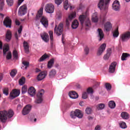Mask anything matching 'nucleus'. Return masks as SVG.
Here are the masks:
<instances>
[{"label": "nucleus", "mask_w": 130, "mask_h": 130, "mask_svg": "<svg viewBox=\"0 0 130 130\" xmlns=\"http://www.w3.org/2000/svg\"><path fill=\"white\" fill-rule=\"evenodd\" d=\"M23 2L24 0H18V5L20 6Z\"/></svg>", "instance_id": "58"}, {"label": "nucleus", "mask_w": 130, "mask_h": 130, "mask_svg": "<svg viewBox=\"0 0 130 130\" xmlns=\"http://www.w3.org/2000/svg\"><path fill=\"white\" fill-rule=\"evenodd\" d=\"M119 35V32H118V28H116L115 30L113 33V37H115L116 38L117 37H118Z\"/></svg>", "instance_id": "39"}, {"label": "nucleus", "mask_w": 130, "mask_h": 130, "mask_svg": "<svg viewBox=\"0 0 130 130\" xmlns=\"http://www.w3.org/2000/svg\"><path fill=\"white\" fill-rule=\"evenodd\" d=\"M12 116H14V111L12 110H9L8 112L5 110L0 111V120L2 122H6L8 117L11 118Z\"/></svg>", "instance_id": "2"}, {"label": "nucleus", "mask_w": 130, "mask_h": 130, "mask_svg": "<svg viewBox=\"0 0 130 130\" xmlns=\"http://www.w3.org/2000/svg\"><path fill=\"white\" fill-rule=\"evenodd\" d=\"M106 21V19L105 18H103L102 20V24H104V22Z\"/></svg>", "instance_id": "62"}, {"label": "nucleus", "mask_w": 130, "mask_h": 130, "mask_svg": "<svg viewBox=\"0 0 130 130\" xmlns=\"http://www.w3.org/2000/svg\"><path fill=\"white\" fill-rule=\"evenodd\" d=\"M49 34L50 36V40H51V44L52 45L53 44V31L50 30L49 31Z\"/></svg>", "instance_id": "34"}, {"label": "nucleus", "mask_w": 130, "mask_h": 130, "mask_svg": "<svg viewBox=\"0 0 130 130\" xmlns=\"http://www.w3.org/2000/svg\"><path fill=\"white\" fill-rule=\"evenodd\" d=\"M56 75V70L55 69H52L49 74V76L50 78H53Z\"/></svg>", "instance_id": "32"}, {"label": "nucleus", "mask_w": 130, "mask_h": 130, "mask_svg": "<svg viewBox=\"0 0 130 130\" xmlns=\"http://www.w3.org/2000/svg\"><path fill=\"white\" fill-rule=\"evenodd\" d=\"M46 13L52 14L54 12V6L52 4H48L45 7Z\"/></svg>", "instance_id": "9"}, {"label": "nucleus", "mask_w": 130, "mask_h": 130, "mask_svg": "<svg viewBox=\"0 0 130 130\" xmlns=\"http://www.w3.org/2000/svg\"><path fill=\"white\" fill-rule=\"evenodd\" d=\"M46 76H47V71L42 72L37 76V80L38 81H42V80L45 79Z\"/></svg>", "instance_id": "13"}, {"label": "nucleus", "mask_w": 130, "mask_h": 130, "mask_svg": "<svg viewBox=\"0 0 130 130\" xmlns=\"http://www.w3.org/2000/svg\"><path fill=\"white\" fill-rule=\"evenodd\" d=\"M5 6V2L3 0H0V10L3 11L4 6Z\"/></svg>", "instance_id": "47"}, {"label": "nucleus", "mask_w": 130, "mask_h": 130, "mask_svg": "<svg viewBox=\"0 0 130 130\" xmlns=\"http://www.w3.org/2000/svg\"><path fill=\"white\" fill-rule=\"evenodd\" d=\"M6 2L8 6L12 7L14 5V0H6Z\"/></svg>", "instance_id": "48"}, {"label": "nucleus", "mask_w": 130, "mask_h": 130, "mask_svg": "<svg viewBox=\"0 0 130 130\" xmlns=\"http://www.w3.org/2000/svg\"><path fill=\"white\" fill-rule=\"evenodd\" d=\"M23 30V26L20 25L19 29H18V33L16 32L14 35L15 38L16 39V40H19V37H21V35L22 33V31Z\"/></svg>", "instance_id": "21"}, {"label": "nucleus", "mask_w": 130, "mask_h": 130, "mask_svg": "<svg viewBox=\"0 0 130 130\" xmlns=\"http://www.w3.org/2000/svg\"><path fill=\"white\" fill-rule=\"evenodd\" d=\"M3 74H0V82H2V80H3Z\"/></svg>", "instance_id": "63"}, {"label": "nucleus", "mask_w": 130, "mask_h": 130, "mask_svg": "<svg viewBox=\"0 0 130 130\" xmlns=\"http://www.w3.org/2000/svg\"><path fill=\"white\" fill-rule=\"evenodd\" d=\"M27 86L24 85L22 87V89H21L22 94H25V93H26V92H27Z\"/></svg>", "instance_id": "44"}, {"label": "nucleus", "mask_w": 130, "mask_h": 130, "mask_svg": "<svg viewBox=\"0 0 130 130\" xmlns=\"http://www.w3.org/2000/svg\"><path fill=\"white\" fill-rule=\"evenodd\" d=\"M3 24L6 26L7 28H11L12 26V20L9 16L6 17L3 21Z\"/></svg>", "instance_id": "10"}, {"label": "nucleus", "mask_w": 130, "mask_h": 130, "mask_svg": "<svg viewBox=\"0 0 130 130\" xmlns=\"http://www.w3.org/2000/svg\"><path fill=\"white\" fill-rule=\"evenodd\" d=\"M111 0H100L98 4V7L100 10H104V11L108 9V6L110 3Z\"/></svg>", "instance_id": "4"}, {"label": "nucleus", "mask_w": 130, "mask_h": 130, "mask_svg": "<svg viewBox=\"0 0 130 130\" xmlns=\"http://www.w3.org/2000/svg\"><path fill=\"white\" fill-rule=\"evenodd\" d=\"M79 20L82 26L84 24V22H85V25L86 27H91V22L89 18L87 17L86 15H80L79 17Z\"/></svg>", "instance_id": "5"}, {"label": "nucleus", "mask_w": 130, "mask_h": 130, "mask_svg": "<svg viewBox=\"0 0 130 130\" xmlns=\"http://www.w3.org/2000/svg\"><path fill=\"white\" fill-rule=\"evenodd\" d=\"M6 41H10L12 39V32L10 30H8L6 35Z\"/></svg>", "instance_id": "25"}, {"label": "nucleus", "mask_w": 130, "mask_h": 130, "mask_svg": "<svg viewBox=\"0 0 130 130\" xmlns=\"http://www.w3.org/2000/svg\"><path fill=\"white\" fill-rule=\"evenodd\" d=\"M3 94H5V95L8 96V95H9V88H5L3 89Z\"/></svg>", "instance_id": "49"}, {"label": "nucleus", "mask_w": 130, "mask_h": 130, "mask_svg": "<svg viewBox=\"0 0 130 130\" xmlns=\"http://www.w3.org/2000/svg\"><path fill=\"white\" fill-rule=\"evenodd\" d=\"M70 116L72 118H76V117L82 118L83 117V114H82V112L80 110L76 109L75 111L71 112Z\"/></svg>", "instance_id": "6"}, {"label": "nucleus", "mask_w": 130, "mask_h": 130, "mask_svg": "<svg viewBox=\"0 0 130 130\" xmlns=\"http://www.w3.org/2000/svg\"><path fill=\"white\" fill-rule=\"evenodd\" d=\"M87 92L88 93V94H92L93 89L91 87H89L87 89Z\"/></svg>", "instance_id": "55"}, {"label": "nucleus", "mask_w": 130, "mask_h": 130, "mask_svg": "<svg viewBox=\"0 0 130 130\" xmlns=\"http://www.w3.org/2000/svg\"><path fill=\"white\" fill-rule=\"evenodd\" d=\"M20 90L16 89H13L10 94V97L12 99H14V98L18 97L20 95Z\"/></svg>", "instance_id": "11"}, {"label": "nucleus", "mask_w": 130, "mask_h": 130, "mask_svg": "<svg viewBox=\"0 0 130 130\" xmlns=\"http://www.w3.org/2000/svg\"><path fill=\"white\" fill-rule=\"evenodd\" d=\"M28 93L30 96H34L36 94V90L34 87L31 86L28 88Z\"/></svg>", "instance_id": "23"}, {"label": "nucleus", "mask_w": 130, "mask_h": 130, "mask_svg": "<svg viewBox=\"0 0 130 130\" xmlns=\"http://www.w3.org/2000/svg\"><path fill=\"white\" fill-rule=\"evenodd\" d=\"M116 64H117L116 62H113L112 63H111L109 69V73H113L114 72H115V68H116Z\"/></svg>", "instance_id": "19"}, {"label": "nucleus", "mask_w": 130, "mask_h": 130, "mask_svg": "<svg viewBox=\"0 0 130 130\" xmlns=\"http://www.w3.org/2000/svg\"><path fill=\"white\" fill-rule=\"evenodd\" d=\"M13 55L14 58H18V52L16 50H14L13 52Z\"/></svg>", "instance_id": "51"}, {"label": "nucleus", "mask_w": 130, "mask_h": 130, "mask_svg": "<svg viewBox=\"0 0 130 130\" xmlns=\"http://www.w3.org/2000/svg\"><path fill=\"white\" fill-rule=\"evenodd\" d=\"M49 57V56H48L46 54H45L40 57V58L39 59V61H40V62L43 61V60H45V59H46V58H48Z\"/></svg>", "instance_id": "36"}, {"label": "nucleus", "mask_w": 130, "mask_h": 130, "mask_svg": "<svg viewBox=\"0 0 130 130\" xmlns=\"http://www.w3.org/2000/svg\"><path fill=\"white\" fill-rule=\"evenodd\" d=\"M25 81H26V79L25 77H22L19 80V85H21V86L25 84Z\"/></svg>", "instance_id": "40"}, {"label": "nucleus", "mask_w": 130, "mask_h": 130, "mask_svg": "<svg viewBox=\"0 0 130 130\" xmlns=\"http://www.w3.org/2000/svg\"><path fill=\"white\" fill-rule=\"evenodd\" d=\"M105 86L106 89H107V91H110V90H111L112 86H111V84H110V83H106Z\"/></svg>", "instance_id": "41"}, {"label": "nucleus", "mask_w": 130, "mask_h": 130, "mask_svg": "<svg viewBox=\"0 0 130 130\" xmlns=\"http://www.w3.org/2000/svg\"><path fill=\"white\" fill-rule=\"evenodd\" d=\"M54 64V59H51L48 62L47 64L48 69H51L52 67H53V64Z\"/></svg>", "instance_id": "29"}, {"label": "nucleus", "mask_w": 130, "mask_h": 130, "mask_svg": "<svg viewBox=\"0 0 130 130\" xmlns=\"http://www.w3.org/2000/svg\"><path fill=\"white\" fill-rule=\"evenodd\" d=\"M129 56V54H127L126 53H123L121 56L122 60H126V57H128Z\"/></svg>", "instance_id": "37"}, {"label": "nucleus", "mask_w": 130, "mask_h": 130, "mask_svg": "<svg viewBox=\"0 0 130 130\" xmlns=\"http://www.w3.org/2000/svg\"><path fill=\"white\" fill-rule=\"evenodd\" d=\"M42 15H43V8H41L38 11L36 19L37 20H39L41 18L40 22L42 25H43L45 28H47V27H48V19H47V17L42 16Z\"/></svg>", "instance_id": "1"}, {"label": "nucleus", "mask_w": 130, "mask_h": 130, "mask_svg": "<svg viewBox=\"0 0 130 130\" xmlns=\"http://www.w3.org/2000/svg\"><path fill=\"white\" fill-rule=\"evenodd\" d=\"M111 49H108L107 53L104 56V59L105 60L109 59V57H110V55H111Z\"/></svg>", "instance_id": "26"}, {"label": "nucleus", "mask_w": 130, "mask_h": 130, "mask_svg": "<svg viewBox=\"0 0 130 130\" xmlns=\"http://www.w3.org/2000/svg\"><path fill=\"white\" fill-rule=\"evenodd\" d=\"M41 37L45 42H48V41H49V36L48 35V34L46 32L41 34Z\"/></svg>", "instance_id": "20"}, {"label": "nucleus", "mask_w": 130, "mask_h": 130, "mask_svg": "<svg viewBox=\"0 0 130 130\" xmlns=\"http://www.w3.org/2000/svg\"><path fill=\"white\" fill-rule=\"evenodd\" d=\"M70 7V4H69V1L66 0L64 2V10H68Z\"/></svg>", "instance_id": "38"}, {"label": "nucleus", "mask_w": 130, "mask_h": 130, "mask_svg": "<svg viewBox=\"0 0 130 130\" xmlns=\"http://www.w3.org/2000/svg\"><path fill=\"white\" fill-rule=\"evenodd\" d=\"M95 130H100V126L97 125V126L95 127Z\"/></svg>", "instance_id": "60"}, {"label": "nucleus", "mask_w": 130, "mask_h": 130, "mask_svg": "<svg viewBox=\"0 0 130 130\" xmlns=\"http://www.w3.org/2000/svg\"><path fill=\"white\" fill-rule=\"evenodd\" d=\"M69 96L72 99H77L79 97V94L75 91H71L69 93Z\"/></svg>", "instance_id": "22"}, {"label": "nucleus", "mask_w": 130, "mask_h": 130, "mask_svg": "<svg viewBox=\"0 0 130 130\" xmlns=\"http://www.w3.org/2000/svg\"><path fill=\"white\" fill-rule=\"evenodd\" d=\"M84 52H85L86 55H88V54H89V52L90 51V48H88V47L87 46H86L84 48Z\"/></svg>", "instance_id": "42"}, {"label": "nucleus", "mask_w": 130, "mask_h": 130, "mask_svg": "<svg viewBox=\"0 0 130 130\" xmlns=\"http://www.w3.org/2000/svg\"><path fill=\"white\" fill-rule=\"evenodd\" d=\"M106 48V44L104 43L99 48L98 52H97V55L99 56L101 55L102 53L104 52L105 50V49Z\"/></svg>", "instance_id": "15"}, {"label": "nucleus", "mask_w": 130, "mask_h": 130, "mask_svg": "<svg viewBox=\"0 0 130 130\" xmlns=\"http://www.w3.org/2000/svg\"><path fill=\"white\" fill-rule=\"evenodd\" d=\"M15 24L16 25H17V26H19L21 24V22H20V21L18 20H15Z\"/></svg>", "instance_id": "57"}, {"label": "nucleus", "mask_w": 130, "mask_h": 130, "mask_svg": "<svg viewBox=\"0 0 130 130\" xmlns=\"http://www.w3.org/2000/svg\"><path fill=\"white\" fill-rule=\"evenodd\" d=\"M62 3V0H55V3L56 5H57V6H59Z\"/></svg>", "instance_id": "54"}, {"label": "nucleus", "mask_w": 130, "mask_h": 130, "mask_svg": "<svg viewBox=\"0 0 130 130\" xmlns=\"http://www.w3.org/2000/svg\"><path fill=\"white\" fill-rule=\"evenodd\" d=\"M44 94V89H41L37 94V101L36 103H41L43 101L42 96Z\"/></svg>", "instance_id": "8"}, {"label": "nucleus", "mask_w": 130, "mask_h": 130, "mask_svg": "<svg viewBox=\"0 0 130 130\" xmlns=\"http://www.w3.org/2000/svg\"><path fill=\"white\" fill-rule=\"evenodd\" d=\"M69 8H70V10H74V9H75V7L72 6V5H71V4H70Z\"/></svg>", "instance_id": "59"}, {"label": "nucleus", "mask_w": 130, "mask_h": 130, "mask_svg": "<svg viewBox=\"0 0 130 130\" xmlns=\"http://www.w3.org/2000/svg\"><path fill=\"white\" fill-rule=\"evenodd\" d=\"M23 47L24 48V51L26 53H29V44L28 42L24 41L23 42Z\"/></svg>", "instance_id": "27"}, {"label": "nucleus", "mask_w": 130, "mask_h": 130, "mask_svg": "<svg viewBox=\"0 0 130 130\" xmlns=\"http://www.w3.org/2000/svg\"><path fill=\"white\" fill-rule=\"evenodd\" d=\"M17 74V71L15 69H13L12 70L11 72L10 73V76L12 77V78H14Z\"/></svg>", "instance_id": "46"}, {"label": "nucleus", "mask_w": 130, "mask_h": 130, "mask_svg": "<svg viewBox=\"0 0 130 130\" xmlns=\"http://www.w3.org/2000/svg\"><path fill=\"white\" fill-rule=\"evenodd\" d=\"M0 49H3V42L0 41Z\"/></svg>", "instance_id": "61"}, {"label": "nucleus", "mask_w": 130, "mask_h": 130, "mask_svg": "<svg viewBox=\"0 0 130 130\" xmlns=\"http://www.w3.org/2000/svg\"><path fill=\"white\" fill-rule=\"evenodd\" d=\"M22 64H23V66L25 67V69H26L28 68V67H29V62L28 61H23L22 62Z\"/></svg>", "instance_id": "52"}, {"label": "nucleus", "mask_w": 130, "mask_h": 130, "mask_svg": "<svg viewBox=\"0 0 130 130\" xmlns=\"http://www.w3.org/2000/svg\"><path fill=\"white\" fill-rule=\"evenodd\" d=\"M9 51V45L5 44L3 47V54H6Z\"/></svg>", "instance_id": "35"}, {"label": "nucleus", "mask_w": 130, "mask_h": 130, "mask_svg": "<svg viewBox=\"0 0 130 130\" xmlns=\"http://www.w3.org/2000/svg\"><path fill=\"white\" fill-rule=\"evenodd\" d=\"M83 99H87L88 98V93L87 92H83L82 93Z\"/></svg>", "instance_id": "53"}, {"label": "nucleus", "mask_w": 130, "mask_h": 130, "mask_svg": "<svg viewBox=\"0 0 130 130\" xmlns=\"http://www.w3.org/2000/svg\"><path fill=\"white\" fill-rule=\"evenodd\" d=\"M100 82H96L95 86L96 87H98V86H100Z\"/></svg>", "instance_id": "64"}, {"label": "nucleus", "mask_w": 130, "mask_h": 130, "mask_svg": "<svg viewBox=\"0 0 130 130\" xmlns=\"http://www.w3.org/2000/svg\"><path fill=\"white\" fill-rule=\"evenodd\" d=\"M27 13V7L23 5L20 7L18 11L19 16H24Z\"/></svg>", "instance_id": "12"}, {"label": "nucleus", "mask_w": 130, "mask_h": 130, "mask_svg": "<svg viewBox=\"0 0 130 130\" xmlns=\"http://www.w3.org/2000/svg\"><path fill=\"white\" fill-rule=\"evenodd\" d=\"M97 31L98 32V37L100 38L99 41H101V40L104 38V34L103 33V30H102L101 28H98Z\"/></svg>", "instance_id": "24"}, {"label": "nucleus", "mask_w": 130, "mask_h": 130, "mask_svg": "<svg viewBox=\"0 0 130 130\" xmlns=\"http://www.w3.org/2000/svg\"><path fill=\"white\" fill-rule=\"evenodd\" d=\"M115 106H116V105L115 104V102H114V101H111L109 102V107L110 108H111V109L115 108Z\"/></svg>", "instance_id": "33"}, {"label": "nucleus", "mask_w": 130, "mask_h": 130, "mask_svg": "<svg viewBox=\"0 0 130 130\" xmlns=\"http://www.w3.org/2000/svg\"><path fill=\"white\" fill-rule=\"evenodd\" d=\"M76 12H73L69 16L68 18H67L66 21L67 26L70 25V21H72V20H73V19H74V18L76 17Z\"/></svg>", "instance_id": "17"}, {"label": "nucleus", "mask_w": 130, "mask_h": 130, "mask_svg": "<svg viewBox=\"0 0 130 130\" xmlns=\"http://www.w3.org/2000/svg\"><path fill=\"white\" fill-rule=\"evenodd\" d=\"M63 31V24H62V23H60L58 27L57 25H55L54 32L57 36H60V35H62L61 41L63 43V41L64 40V34H62Z\"/></svg>", "instance_id": "3"}, {"label": "nucleus", "mask_w": 130, "mask_h": 130, "mask_svg": "<svg viewBox=\"0 0 130 130\" xmlns=\"http://www.w3.org/2000/svg\"><path fill=\"white\" fill-rule=\"evenodd\" d=\"M121 116L123 119H128V118H129L128 113L125 112H122L121 114Z\"/></svg>", "instance_id": "31"}, {"label": "nucleus", "mask_w": 130, "mask_h": 130, "mask_svg": "<svg viewBox=\"0 0 130 130\" xmlns=\"http://www.w3.org/2000/svg\"><path fill=\"white\" fill-rule=\"evenodd\" d=\"M120 126L121 128H126V124L124 122L120 123Z\"/></svg>", "instance_id": "50"}, {"label": "nucleus", "mask_w": 130, "mask_h": 130, "mask_svg": "<svg viewBox=\"0 0 130 130\" xmlns=\"http://www.w3.org/2000/svg\"><path fill=\"white\" fill-rule=\"evenodd\" d=\"M7 59H11L12 58V53L9 52L6 56Z\"/></svg>", "instance_id": "56"}, {"label": "nucleus", "mask_w": 130, "mask_h": 130, "mask_svg": "<svg viewBox=\"0 0 130 130\" xmlns=\"http://www.w3.org/2000/svg\"><path fill=\"white\" fill-rule=\"evenodd\" d=\"M92 21L94 23H97L98 22V14L97 13H94L92 16Z\"/></svg>", "instance_id": "28"}, {"label": "nucleus", "mask_w": 130, "mask_h": 130, "mask_svg": "<svg viewBox=\"0 0 130 130\" xmlns=\"http://www.w3.org/2000/svg\"><path fill=\"white\" fill-rule=\"evenodd\" d=\"M78 27H79V22H78V20H75L72 22V29H77Z\"/></svg>", "instance_id": "30"}, {"label": "nucleus", "mask_w": 130, "mask_h": 130, "mask_svg": "<svg viewBox=\"0 0 130 130\" xmlns=\"http://www.w3.org/2000/svg\"><path fill=\"white\" fill-rule=\"evenodd\" d=\"M112 9L114 11H119L120 9V4H119V1L115 0L112 4Z\"/></svg>", "instance_id": "16"}, {"label": "nucleus", "mask_w": 130, "mask_h": 130, "mask_svg": "<svg viewBox=\"0 0 130 130\" xmlns=\"http://www.w3.org/2000/svg\"><path fill=\"white\" fill-rule=\"evenodd\" d=\"M105 107V105L104 104H100L98 105V109L102 110V109H104Z\"/></svg>", "instance_id": "45"}, {"label": "nucleus", "mask_w": 130, "mask_h": 130, "mask_svg": "<svg viewBox=\"0 0 130 130\" xmlns=\"http://www.w3.org/2000/svg\"><path fill=\"white\" fill-rule=\"evenodd\" d=\"M129 39H130V31L124 32L120 36L119 40H121L122 42H125Z\"/></svg>", "instance_id": "7"}, {"label": "nucleus", "mask_w": 130, "mask_h": 130, "mask_svg": "<svg viewBox=\"0 0 130 130\" xmlns=\"http://www.w3.org/2000/svg\"><path fill=\"white\" fill-rule=\"evenodd\" d=\"M112 28V24H111V23L109 21H107V22H106L104 24V30H105V31L106 32H108L109 31H110L111 30Z\"/></svg>", "instance_id": "18"}, {"label": "nucleus", "mask_w": 130, "mask_h": 130, "mask_svg": "<svg viewBox=\"0 0 130 130\" xmlns=\"http://www.w3.org/2000/svg\"><path fill=\"white\" fill-rule=\"evenodd\" d=\"M32 106L30 105H26L22 110V114L23 115H27L31 111Z\"/></svg>", "instance_id": "14"}, {"label": "nucleus", "mask_w": 130, "mask_h": 130, "mask_svg": "<svg viewBox=\"0 0 130 130\" xmlns=\"http://www.w3.org/2000/svg\"><path fill=\"white\" fill-rule=\"evenodd\" d=\"M92 112V111L91 108L87 107L85 109V113H86V114H91Z\"/></svg>", "instance_id": "43"}]
</instances>
